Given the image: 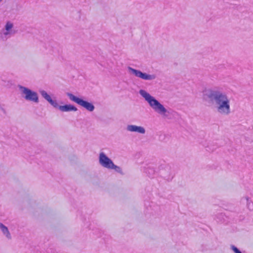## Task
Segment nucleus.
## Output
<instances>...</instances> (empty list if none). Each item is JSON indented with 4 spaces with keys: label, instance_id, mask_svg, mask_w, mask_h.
<instances>
[{
    "label": "nucleus",
    "instance_id": "nucleus-1",
    "mask_svg": "<svg viewBox=\"0 0 253 253\" xmlns=\"http://www.w3.org/2000/svg\"><path fill=\"white\" fill-rule=\"evenodd\" d=\"M203 99L214 102L219 114L228 116L231 113L230 99L226 92L216 88L206 89L203 92Z\"/></svg>",
    "mask_w": 253,
    "mask_h": 253
},
{
    "label": "nucleus",
    "instance_id": "nucleus-2",
    "mask_svg": "<svg viewBox=\"0 0 253 253\" xmlns=\"http://www.w3.org/2000/svg\"><path fill=\"white\" fill-rule=\"evenodd\" d=\"M139 93L156 113L163 117H167L168 116L169 112L167 109L154 97L143 89H140L139 91Z\"/></svg>",
    "mask_w": 253,
    "mask_h": 253
},
{
    "label": "nucleus",
    "instance_id": "nucleus-3",
    "mask_svg": "<svg viewBox=\"0 0 253 253\" xmlns=\"http://www.w3.org/2000/svg\"><path fill=\"white\" fill-rule=\"evenodd\" d=\"M39 92L42 96L48 101L51 106L54 108L58 109L62 112H76L78 110L76 107L71 104L59 105L57 100L52 99L50 96L44 90H40Z\"/></svg>",
    "mask_w": 253,
    "mask_h": 253
},
{
    "label": "nucleus",
    "instance_id": "nucleus-4",
    "mask_svg": "<svg viewBox=\"0 0 253 253\" xmlns=\"http://www.w3.org/2000/svg\"><path fill=\"white\" fill-rule=\"evenodd\" d=\"M18 87L20 91L21 95L26 100L36 103L39 102L37 92L21 85H18Z\"/></svg>",
    "mask_w": 253,
    "mask_h": 253
},
{
    "label": "nucleus",
    "instance_id": "nucleus-5",
    "mask_svg": "<svg viewBox=\"0 0 253 253\" xmlns=\"http://www.w3.org/2000/svg\"><path fill=\"white\" fill-rule=\"evenodd\" d=\"M66 94L70 100L84 107L88 111L92 112L94 111L95 107L92 103L84 100L83 99L75 96L71 93L67 92Z\"/></svg>",
    "mask_w": 253,
    "mask_h": 253
},
{
    "label": "nucleus",
    "instance_id": "nucleus-6",
    "mask_svg": "<svg viewBox=\"0 0 253 253\" xmlns=\"http://www.w3.org/2000/svg\"><path fill=\"white\" fill-rule=\"evenodd\" d=\"M127 70L130 74L144 81H153L155 80L157 77L155 74H150L142 72L140 70L134 69L129 66L127 67Z\"/></svg>",
    "mask_w": 253,
    "mask_h": 253
},
{
    "label": "nucleus",
    "instance_id": "nucleus-7",
    "mask_svg": "<svg viewBox=\"0 0 253 253\" xmlns=\"http://www.w3.org/2000/svg\"><path fill=\"white\" fill-rule=\"evenodd\" d=\"M13 24L11 21H7L4 28L1 30V36L3 39H7L15 34L13 30Z\"/></svg>",
    "mask_w": 253,
    "mask_h": 253
},
{
    "label": "nucleus",
    "instance_id": "nucleus-8",
    "mask_svg": "<svg viewBox=\"0 0 253 253\" xmlns=\"http://www.w3.org/2000/svg\"><path fill=\"white\" fill-rule=\"evenodd\" d=\"M99 164L104 168L110 169L113 164V161L104 152H101L99 156Z\"/></svg>",
    "mask_w": 253,
    "mask_h": 253
},
{
    "label": "nucleus",
    "instance_id": "nucleus-9",
    "mask_svg": "<svg viewBox=\"0 0 253 253\" xmlns=\"http://www.w3.org/2000/svg\"><path fill=\"white\" fill-rule=\"evenodd\" d=\"M159 169L165 178L168 180H171L173 176L171 178H170V176L171 175V167L169 164L166 163L162 164L160 165Z\"/></svg>",
    "mask_w": 253,
    "mask_h": 253
},
{
    "label": "nucleus",
    "instance_id": "nucleus-10",
    "mask_svg": "<svg viewBox=\"0 0 253 253\" xmlns=\"http://www.w3.org/2000/svg\"><path fill=\"white\" fill-rule=\"evenodd\" d=\"M126 129L129 132H137L140 134H144L146 132L144 127L141 126H137L133 125H128L126 126Z\"/></svg>",
    "mask_w": 253,
    "mask_h": 253
},
{
    "label": "nucleus",
    "instance_id": "nucleus-11",
    "mask_svg": "<svg viewBox=\"0 0 253 253\" xmlns=\"http://www.w3.org/2000/svg\"><path fill=\"white\" fill-rule=\"evenodd\" d=\"M0 228L3 234L9 239H11L10 234L8 231V228L4 224L0 222Z\"/></svg>",
    "mask_w": 253,
    "mask_h": 253
},
{
    "label": "nucleus",
    "instance_id": "nucleus-12",
    "mask_svg": "<svg viewBox=\"0 0 253 253\" xmlns=\"http://www.w3.org/2000/svg\"><path fill=\"white\" fill-rule=\"evenodd\" d=\"M203 146L208 152H212L216 148L214 143H204Z\"/></svg>",
    "mask_w": 253,
    "mask_h": 253
},
{
    "label": "nucleus",
    "instance_id": "nucleus-13",
    "mask_svg": "<svg viewBox=\"0 0 253 253\" xmlns=\"http://www.w3.org/2000/svg\"><path fill=\"white\" fill-rule=\"evenodd\" d=\"M109 169H114L117 172L119 173L122 175L124 174V173L122 171L121 168L117 165H115L114 163Z\"/></svg>",
    "mask_w": 253,
    "mask_h": 253
},
{
    "label": "nucleus",
    "instance_id": "nucleus-14",
    "mask_svg": "<svg viewBox=\"0 0 253 253\" xmlns=\"http://www.w3.org/2000/svg\"><path fill=\"white\" fill-rule=\"evenodd\" d=\"M244 201H246L247 207L249 210H253V203L252 202H249V198L246 197L245 198H242V201L243 202Z\"/></svg>",
    "mask_w": 253,
    "mask_h": 253
},
{
    "label": "nucleus",
    "instance_id": "nucleus-15",
    "mask_svg": "<svg viewBox=\"0 0 253 253\" xmlns=\"http://www.w3.org/2000/svg\"><path fill=\"white\" fill-rule=\"evenodd\" d=\"M145 172L149 177H152L154 175L155 171L153 168L149 167L146 169Z\"/></svg>",
    "mask_w": 253,
    "mask_h": 253
},
{
    "label": "nucleus",
    "instance_id": "nucleus-16",
    "mask_svg": "<svg viewBox=\"0 0 253 253\" xmlns=\"http://www.w3.org/2000/svg\"><path fill=\"white\" fill-rule=\"evenodd\" d=\"M230 248L234 253H242V252L234 245H231Z\"/></svg>",
    "mask_w": 253,
    "mask_h": 253
},
{
    "label": "nucleus",
    "instance_id": "nucleus-17",
    "mask_svg": "<svg viewBox=\"0 0 253 253\" xmlns=\"http://www.w3.org/2000/svg\"><path fill=\"white\" fill-rule=\"evenodd\" d=\"M2 0H0V2Z\"/></svg>",
    "mask_w": 253,
    "mask_h": 253
}]
</instances>
